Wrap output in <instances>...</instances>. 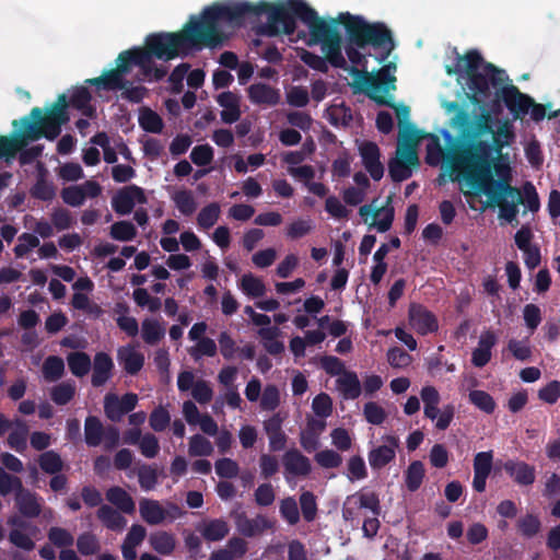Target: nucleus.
I'll return each mask as SVG.
<instances>
[{
  "instance_id": "4c0bfd02",
  "label": "nucleus",
  "mask_w": 560,
  "mask_h": 560,
  "mask_svg": "<svg viewBox=\"0 0 560 560\" xmlns=\"http://www.w3.org/2000/svg\"><path fill=\"white\" fill-rule=\"evenodd\" d=\"M65 372L63 360L59 357H48L43 364V375L47 382L58 381Z\"/></svg>"
},
{
  "instance_id": "680f3d73",
  "label": "nucleus",
  "mask_w": 560,
  "mask_h": 560,
  "mask_svg": "<svg viewBox=\"0 0 560 560\" xmlns=\"http://www.w3.org/2000/svg\"><path fill=\"white\" fill-rule=\"evenodd\" d=\"M315 460L324 468H336L342 463L341 456L332 450H324L316 453Z\"/></svg>"
},
{
  "instance_id": "b1692460",
  "label": "nucleus",
  "mask_w": 560,
  "mask_h": 560,
  "mask_svg": "<svg viewBox=\"0 0 560 560\" xmlns=\"http://www.w3.org/2000/svg\"><path fill=\"white\" fill-rule=\"evenodd\" d=\"M197 530L210 541L222 540L229 534V525L221 518L205 520L197 525Z\"/></svg>"
},
{
  "instance_id": "7ed1b4c3",
  "label": "nucleus",
  "mask_w": 560,
  "mask_h": 560,
  "mask_svg": "<svg viewBox=\"0 0 560 560\" xmlns=\"http://www.w3.org/2000/svg\"><path fill=\"white\" fill-rule=\"evenodd\" d=\"M460 191L466 197H488L487 206L497 205L499 217L512 223L516 220L518 206L523 202L518 189L512 187V170L505 156L500 155L493 162L499 180L493 182L488 147L485 143L472 145L458 153L453 161Z\"/></svg>"
},
{
  "instance_id": "a878e982",
  "label": "nucleus",
  "mask_w": 560,
  "mask_h": 560,
  "mask_svg": "<svg viewBox=\"0 0 560 560\" xmlns=\"http://www.w3.org/2000/svg\"><path fill=\"white\" fill-rule=\"evenodd\" d=\"M118 361L129 374H136L143 366L144 357L133 346H125L118 350Z\"/></svg>"
},
{
  "instance_id": "09e8293b",
  "label": "nucleus",
  "mask_w": 560,
  "mask_h": 560,
  "mask_svg": "<svg viewBox=\"0 0 560 560\" xmlns=\"http://www.w3.org/2000/svg\"><path fill=\"white\" fill-rule=\"evenodd\" d=\"M188 353L196 361L202 357H214L217 354V343L210 338L200 339L194 347L188 349Z\"/></svg>"
},
{
  "instance_id": "f3484780",
  "label": "nucleus",
  "mask_w": 560,
  "mask_h": 560,
  "mask_svg": "<svg viewBox=\"0 0 560 560\" xmlns=\"http://www.w3.org/2000/svg\"><path fill=\"white\" fill-rule=\"evenodd\" d=\"M384 444L373 448L369 453V463L372 468L380 469L395 458L396 450L399 445L397 438L386 435L383 438Z\"/></svg>"
},
{
  "instance_id": "603ef678",
  "label": "nucleus",
  "mask_w": 560,
  "mask_h": 560,
  "mask_svg": "<svg viewBox=\"0 0 560 560\" xmlns=\"http://www.w3.org/2000/svg\"><path fill=\"white\" fill-rule=\"evenodd\" d=\"M469 400L480 410L491 413L494 410L495 404L492 397L483 390H472L469 394Z\"/></svg>"
},
{
  "instance_id": "0e129e2a",
  "label": "nucleus",
  "mask_w": 560,
  "mask_h": 560,
  "mask_svg": "<svg viewBox=\"0 0 560 560\" xmlns=\"http://www.w3.org/2000/svg\"><path fill=\"white\" fill-rule=\"evenodd\" d=\"M51 222L57 230L62 231L70 229L75 220L67 209L59 208L52 212Z\"/></svg>"
},
{
  "instance_id": "f03ea898",
  "label": "nucleus",
  "mask_w": 560,
  "mask_h": 560,
  "mask_svg": "<svg viewBox=\"0 0 560 560\" xmlns=\"http://www.w3.org/2000/svg\"><path fill=\"white\" fill-rule=\"evenodd\" d=\"M236 8H242L237 13L235 12L234 19L224 23V32L221 38L228 35L229 28L237 25L241 19L246 14L259 15L267 14V34L277 35L280 33L292 34L295 30V16L300 18L310 30L308 44H322V51L325 58L314 55L308 51L302 54V60L311 68L326 72L328 69L327 61L336 68L346 69L347 61L341 52V36L337 31V21L330 22L319 19L317 13L308 8L306 3L300 0H287L277 4L260 2L258 4H250L248 2H229L225 4L212 5L213 14H218L223 9L236 11Z\"/></svg>"
},
{
  "instance_id": "4d7b16f0",
  "label": "nucleus",
  "mask_w": 560,
  "mask_h": 560,
  "mask_svg": "<svg viewBox=\"0 0 560 560\" xmlns=\"http://www.w3.org/2000/svg\"><path fill=\"white\" fill-rule=\"evenodd\" d=\"M517 528L523 536L533 537L539 532L540 522L536 516L527 514L518 520Z\"/></svg>"
},
{
  "instance_id": "dca6fc26",
  "label": "nucleus",
  "mask_w": 560,
  "mask_h": 560,
  "mask_svg": "<svg viewBox=\"0 0 560 560\" xmlns=\"http://www.w3.org/2000/svg\"><path fill=\"white\" fill-rule=\"evenodd\" d=\"M235 525L242 535L254 537L271 529L275 522L265 515H256L255 517L249 518L245 514L241 513L235 517Z\"/></svg>"
},
{
  "instance_id": "e433bc0d",
  "label": "nucleus",
  "mask_w": 560,
  "mask_h": 560,
  "mask_svg": "<svg viewBox=\"0 0 560 560\" xmlns=\"http://www.w3.org/2000/svg\"><path fill=\"white\" fill-rule=\"evenodd\" d=\"M139 124L149 132L158 133L163 129V120L160 115L149 107H142L139 110Z\"/></svg>"
},
{
  "instance_id": "412c9836",
  "label": "nucleus",
  "mask_w": 560,
  "mask_h": 560,
  "mask_svg": "<svg viewBox=\"0 0 560 560\" xmlns=\"http://www.w3.org/2000/svg\"><path fill=\"white\" fill-rule=\"evenodd\" d=\"M217 102L223 108L221 112V119L225 124H233L241 117V96L228 91L218 95Z\"/></svg>"
},
{
  "instance_id": "f8f14e48",
  "label": "nucleus",
  "mask_w": 560,
  "mask_h": 560,
  "mask_svg": "<svg viewBox=\"0 0 560 560\" xmlns=\"http://www.w3.org/2000/svg\"><path fill=\"white\" fill-rule=\"evenodd\" d=\"M357 147L365 170L374 180H380L384 175V166L377 144L366 140H357Z\"/></svg>"
},
{
  "instance_id": "13d9d810",
  "label": "nucleus",
  "mask_w": 560,
  "mask_h": 560,
  "mask_svg": "<svg viewBox=\"0 0 560 560\" xmlns=\"http://www.w3.org/2000/svg\"><path fill=\"white\" fill-rule=\"evenodd\" d=\"M215 472L221 478H234L240 472L238 464L231 458H221L215 462Z\"/></svg>"
},
{
  "instance_id": "2f4dec72",
  "label": "nucleus",
  "mask_w": 560,
  "mask_h": 560,
  "mask_svg": "<svg viewBox=\"0 0 560 560\" xmlns=\"http://www.w3.org/2000/svg\"><path fill=\"white\" fill-rule=\"evenodd\" d=\"M258 336L262 342L264 348L270 354H280L284 351V345L278 340L280 330L277 327H262L258 330Z\"/></svg>"
},
{
  "instance_id": "9b49d317",
  "label": "nucleus",
  "mask_w": 560,
  "mask_h": 560,
  "mask_svg": "<svg viewBox=\"0 0 560 560\" xmlns=\"http://www.w3.org/2000/svg\"><path fill=\"white\" fill-rule=\"evenodd\" d=\"M67 101L65 95H60L57 103L48 109L46 115H40L43 135L49 139H55L60 133V126L68 120L66 114Z\"/></svg>"
},
{
  "instance_id": "cd10ccee",
  "label": "nucleus",
  "mask_w": 560,
  "mask_h": 560,
  "mask_svg": "<svg viewBox=\"0 0 560 560\" xmlns=\"http://www.w3.org/2000/svg\"><path fill=\"white\" fill-rule=\"evenodd\" d=\"M106 500L120 512L131 514L136 510L133 499L120 487H110L105 493Z\"/></svg>"
},
{
  "instance_id": "aec40b11",
  "label": "nucleus",
  "mask_w": 560,
  "mask_h": 560,
  "mask_svg": "<svg viewBox=\"0 0 560 560\" xmlns=\"http://www.w3.org/2000/svg\"><path fill=\"white\" fill-rule=\"evenodd\" d=\"M43 500L37 494L23 488L15 493V506L26 517H36L42 514Z\"/></svg>"
},
{
  "instance_id": "5fc2aeb1",
  "label": "nucleus",
  "mask_w": 560,
  "mask_h": 560,
  "mask_svg": "<svg viewBox=\"0 0 560 560\" xmlns=\"http://www.w3.org/2000/svg\"><path fill=\"white\" fill-rule=\"evenodd\" d=\"M138 478L140 487L144 491H151L155 488L158 483V472L156 470L151 466H142L138 470Z\"/></svg>"
},
{
  "instance_id": "052dcab7",
  "label": "nucleus",
  "mask_w": 560,
  "mask_h": 560,
  "mask_svg": "<svg viewBox=\"0 0 560 560\" xmlns=\"http://www.w3.org/2000/svg\"><path fill=\"white\" fill-rule=\"evenodd\" d=\"M39 245V240L36 235L23 233L18 238V244L14 247V253L18 257L25 256L31 249Z\"/></svg>"
},
{
  "instance_id": "864d4df0",
  "label": "nucleus",
  "mask_w": 560,
  "mask_h": 560,
  "mask_svg": "<svg viewBox=\"0 0 560 560\" xmlns=\"http://www.w3.org/2000/svg\"><path fill=\"white\" fill-rule=\"evenodd\" d=\"M287 102L295 107H304L310 101L308 91L303 86H291L285 92Z\"/></svg>"
},
{
  "instance_id": "ddd939ff",
  "label": "nucleus",
  "mask_w": 560,
  "mask_h": 560,
  "mask_svg": "<svg viewBox=\"0 0 560 560\" xmlns=\"http://www.w3.org/2000/svg\"><path fill=\"white\" fill-rule=\"evenodd\" d=\"M145 202L147 198L143 190L135 185L119 190L112 200L113 208L119 214H128L132 211L136 205Z\"/></svg>"
},
{
  "instance_id": "20e7f679",
  "label": "nucleus",
  "mask_w": 560,
  "mask_h": 560,
  "mask_svg": "<svg viewBox=\"0 0 560 560\" xmlns=\"http://www.w3.org/2000/svg\"><path fill=\"white\" fill-rule=\"evenodd\" d=\"M447 72L451 74L453 70L447 68ZM454 72L458 74V82L466 94L476 103L485 102L491 95V89H500L504 103L515 117L526 114L533 105L532 98L515 86H501L505 80L504 72L486 63L476 51L458 57Z\"/></svg>"
},
{
  "instance_id": "5701e85b",
  "label": "nucleus",
  "mask_w": 560,
  "mask_h": 560,
  "mask_svg": "<svg viewBox=\"0 0 560 560\" xmlns=\"http://www.w3.org/2000/svg\"><path fill=\"white\" fill-rule=\"evenodd\" d=\"M497 343V336L490 331H483L480 335L477 348L472 351V363L476 366L486 365L491 358V348Z\"/></svg>"
},
{
  "instance_id": "1a4fd4ad",
  "label": "nucleus",
  "mask_w": 560,
  "mask_h": 560,
  "mask_svg": "<svg viewBox=\"0 0 560 560\" xmlns=\"http://www.w3.org/2000/svg\"><path fill=\"white\" fill-rule=\"evenodd\" d=\"M359 214L370 229H375L377 232L384 233L392 226L394 207L389 198L385 206H378L377 200H373L370 205L361 206Z\"/></svg>"
},
{
  "instance_id": "a18cd8bd",
  "label": "nucleus",
  "mask_w": 560,
  "mask_h": 560,
  "mask_svg": "<svg viewBox=\"0 0 560 560\" xmlns=\"http://www.w3.org/2000/svg\"><path fill=\"white\" fill-rule=\"evenodd\" d=\"M424 467L421 462H412L406 471V486L410 491H416L422 483Z\"/></svg>"
},
{
  "instance_id": "39448f33",
  "label": "nucleus",
  "mask_w": 560,
  "mask_h": 560,
  "mask_svg": "<svg viewBox=\"0 0 560 560\" xmlns=\"http://www.w3.org/2000/svg\"><path fill=\"white\" fill-rule=\"evenodd\" d=\"M337 27L343 24L350 36V44L346 48L347 56L351 63L365 68V56L360 51L366 45L380 47L389 52L393 49L390 33L381 24H369L360 16L349 13H340Z\"/></svg>"
},
{
  "instance_id": "e2e57ef3",
  "label": "nucleus",
  "mask_w": 560,
  "mask_h": 560,
  "mask_svg": "<svg viewBox=\"0 0 560 560\" xmlns=\"http://www.w3.org/2000/svg\"><path fill=\"white\" fill-rule=\"evenodd\" d=\"M75 388L70 383H61L52 388L51 398L58 405L69 402L74 396Z\"/></svg>"
},
{
  "instance_id": "bb28decb",
  "label": "nucleus",
  "mask_w": 560,
  "mask_h": 560,
  "mask_svg": "<svg viewBox=\"0 0 560 560\" xmlns=\"http://www.w3.org/2000/svg\"><path fill=\"white\" fill-rule=\"evenodd\" d=\"M504 470L522 486L532 485L535 480L534 467L524 462L509 460L504 464Z\"/></svg>"
},
{
  "instance_id": "f257e3e1",
  "label": "nucleus",
  "mask_w": 560,
  "mask_h": 560,
  "mask_svg": "<svg viewBox=\"0 0 560 560\" xmlns=\"http://www.w3.org/2000/svg\"><path fill=\"white\" fill-rule=\"evenodd\" d=\"M236 13L242 8H236ZM235 11L223 9L213 14L212 7L206 9L200 18H191L185 28L179 33H165L151 35L147 39L144 49H132L121 52L117 59V68L110 70L101 78L90 80L91 83L102 85L107 90H121L122 97L138 103L147 94L141 85L133 86L124 80L133 67H138L140 80H159L166 73L165 70L153 66L152 55L160 59L170 60L177 56L188 54L192 48L201 45H213L221 40L224 32V23L234 19Z\"/></svg>"
},
{
  "instance_id": "0eeeda50",
  "label": "nucleus",
  "mask_w": 560,
  "mask_h": 560,
  "mask_svg": "<svg viewBox=\"0 0 560 560\" xmlns=\"http://www.w3.org/2000/svg\"><path fill=\"white\" fill-rule=\"evenodd\" d=\"M362 510L380 515V499L374 492L360 491L347 497L342 506V516L346 521L358 523Z\"/></svg>"
},
{
  "instance_id": "c756f323",
  "label": "nucleus",
  "mask_w": 560,
  "mask_h": 560,
  "mask_svg": "<svg viewBox=\"0 0 560 560\" xmlns=\"http://www.w3.org/2000/svg\"><path fill=\"white\" fill-rule=\"evenodd\" d=\"M114 368L113 360L106 353H97L94 358L92 384L94 386L103 385L109 377Z\"/></svg>"
},
{
  "instance_id": "a211bd4d",
  "label": "nucleus",
  "mask_w": 560,
  "mask_h": 560,
  "mask_svg": "<svg viewBox=\"0 0 560 560\" xmlns=\"http://www.w3.org/2000/svg\"><path fill=\"white\" fill-rule=\"evenodd\" d=\"M247 95L249 101L259 106L271 107L279 104L281 95L278 89L265 83H254L248 86Z\"/></svg>"
},
{
  "instance_id": "69168bd1",
  "label": "nucleus",
  "mask_w": 560,
  "mask_h": 560,
  "mask_svg": "<svg viewBox=\"0 0 560 560\" xmlns=\"http://www.w3.org/2000/svg\"><path fill=\"white\" fill-rule=\"evenodd\" d=\"M48 538L57 547H69L74 541L73 536L61 527H51L48 533Z\"/></svg>"
},
{
  "instance_id": "58836bf2",
  "label": "nucleus",
  "mask_w": 560,
  "mask_h": 560,
  "mask_svg": "<svg viewBox=\"0 0 560 560\" xmlns=\"http://www.w3.org/2000/svg\"><path fill=\"white\" fill-rule=\"evenodd\" d=\"M91 95L85 88L75 89L70 97V104L80 109L83 115L92 117L94 115V108L90 106Z\"/></svg>"
},
{
  "instance_id": "49530a36",
  "label": "nucleus",
  "mask_w": 560,
  "mask_h": 560,
  "mask_svg": "<svg viewBox=\"0 0 560 560\" xmlns=\"http://www.w3.org/2000/svg\"><path fill=\"white\" fill-rule=\"evenodd\" d=\"M221 209L218 203H210L202 208L197 217L198 225L202 229H210L212 228L219 217H220Z\"/></svg>"
},
{
  "instance_id": "393cba45",
  "label": "nucleus",
  "mask_w": 560,
  "mask_h": 560,
  "mask_svg": "<svg viewBox=\"0 0 560 560\" xmlns=\"http://www.w3.org/2000/svg\"><path fill=\"white\" fill-rule=\"evenodd\" d=\"M336 387L345 399H355L361 394V384L354 372L341 373L336 380Z\"/></svg>"
},
{
  "instance_id": "c85d7f7f",
  "label": "nucleus",
  "mask_w": 560,
  "mask_h": 560,
  "mask_svg": "<svg viewBox=\"0 0 560 560\" xmlns=\"http://www.w3.org/2000/svg\"><path fill=\"white\" fill-rule=\"evenodd\" d=\"M283 465L285 470L292 475L305 476L311 471L310 459L296 450L285 453L283 457Z\"/></svg>"
},
{
  "instance_id": "4be33fe9",
  "label": "nucleus",
  "mask_w": 560,
  "mask_h": 560,
  "mask_svg": "<svg viewBox=\"0 0 560 560\" xmlns=\"http://www.w3.org/2000/svg\"><path fill=\"white\" fill-rule=\"evenodd\" d=\"M96 516L106 528L114 532H121L127 525L122 512L108 504H102L96 512Z\"/></svg>"
},
{
  "instance_id": "6ab92c4d",
  "label": "nucleus",
  "mask_w": 560,
  "mask_h": 560,
  "mask_svg": "<svg viewBox=\"0 0 560 560\" xmlns=\"http://www.w3.org/2000/svg\"><path fill=\"white\" fill-rule=\"evenodd\" d=\"M8 524L14 527L9 535L10 541L18 548L24 550H32L35 544L27 532H34L35 528L31 527L25 521H23L18 515L11 516L8 520Z\"/></svg>"
},
{
  "instance_id": "ea45409f",
  "label": "nucleus",
  "mask_w": 560,
  "mask_h": 560,
  "mask_svg": "<svg viewBox=\"0 0 560 560\" xmlns=\"http://www.w3.org/2000/svg\"><path fill=\"white\" fill-rule=\"evenodd\" d=\"M103 425L100 420L95 417H89L85 420L84 434L85 442L90 446H97L103 440Z\"/></svg>"
},
{
  "instance_id": "7c9ffc66",
  "label": "nucleus",
  "mask_w": 560,
  "mask_h": 560,
  "mask_svg": "<svg viewBox=\"0 0 560 560\" xmlns=\"http://www.w3.org/2000/svg\"><path fill=\"white\" fill-rule=\"evenodd\" d=\"M149 544L158 553L168 556L175 550L176 539L173 534L159 530L150 535Z\"/></svg>"
},
{
  "instance_id": "774afa93",
  "label": "nucleus",
  "mask_w": 560,
  "mask_h": 560,
  "mask_svg": "<svg viewBox=\"0 0 560 560\" xmlns=\"http://www.w3.org/2000/svg\"><path fill=\"white\" fill-rule=\"evenodd\" d=\"M278 253L275 248H265L252 256V261L257 268H267L277 259Z\"/></svg>"
},
{
  "instance_id": "3c124183",
  "label": "nucleus",
  "mask_w": 560,
  "mask_h": 560,
  "mask_svg": "<svg viewBox=\"0 0 560 560\" xmlns=\"http://www.w3.org/2000/svg\"><path fill=\"white\" fill-rule=\"evenodd\" d=\"M312 410L319 418H327L332 412V401L331 398L325 394L320 393L313 399Z\"/></svg>"
},
{
  "instance_id": "c9c22d12",
  "label": "nucleus",
  "mask_w": 560,
  "mask_h": 560,
  "mask_svg": "<svg viewBox=\"0 0 560 560\" xmlns=\"http://www.w3.org/2000/svg\"><path fill=\"white\" fill-rule=\"evenodd\" d=\"M240 289L249 298H260L266 293L262 280L253 273H245L240 280Z\"/></svg>"
},
{
  "instance_id": "9d476101",
  "label": "nucleus",
  "mask_w": 560,
  "mask_h": 560,
  "mask_svg": "<svg viewBox=\"0 0 560 560\" xmlns=\"http://www.w3.org/2000/svg\"><path fill=\"white\" fill-rule=\"evenodd\" d=\"M419 163L417 149L412 144L398 142L396 158L389 163V173L394 180L401 182L411 176L412 168Z\"/></svg>"
},
{
  "instance_id": "8fccbe9b",
  "label": "nucleus",
  "mask_w": 560,
  "mask_h": 560,
  "mask_svg": "<svg viewBox=\"0 0 560 560\" xmlns=\"http://www.w3.org/2000/svg\"><path fill=\"white\" fill-rule=\"evenodd\" d=\"M39 466L47 474H56L61 470L62 460L57 453L48 451L40 455Z\"/></svg>"
},
{
  "instance_id": "72a5a7b5",
  "label": "nucleus",
  "mask_w": 560,
  "mask_h": 560,
  "mask_svg": "<svg viewBox=\"0 0 560 560\" xmlns=\"http://www.w3.org/2000/svg\"><path fill=\"white\" fill-rule=\"evenodd\" d=\"M177 210L184 215H191L197 210V201L192 191L188 189H177L171 195Z\"/></svg>"
},
{
  "instance_id": "bf43d9fd",
  "label": "nucleus",
  "mask_w": 560,
  "mask_h": 560,
  "mask_svg": "<svg viewBox=\"0 0 560 560\" xmlns=\"http://www.w3.org/2000/svg\"><path fill=\"white\" fill-rule=\"evenodd\" d=\"M412 358L400 348H393L387 352V362L394 369H405L410 365Z\"/></svg>"
},
{
  "instance_id": "423d86ee",
  "label": "nucleus",
  "mask_w": 560,
  "mask_h": 560,
  "mask_svg": "<svg viewBox=\"0 0 560 560\" xmlns=\"http://www.w3.org/2000/svg\"><path fill=\"white\" fill-rule=\"evenodd\" d=\"M40 115L42 110L39 108H33L31 112L33 121H31L28 118L22 119V129L18 131L13 138L7 137V141L10 143V148L4 149L10 158H13L15 153L22 150L30 141L36 140L44 136L40 124Z\"/></svg>"
},
{
  "instance_id": "79ce46f5",
  "label": "nucleus",
  "mask_w": 560,
  "mask_h": 560,
  "mask_svg": "<svg viewBox=\"0 0 560 560\" xmlns=\"http://www.w3.org/2000/svg\"><path fill=\"white\" fill-rule=\"evenodd\" d=\"M214 451L212 443L200 434L189 439L188 453L190 456H210Z\"/></svg>"
},
{
  "instance_id": "4468645a",
  "label": "nucleus",
  "mask_w": 560,
  "mask_h": 560,
  "mask_svg": "<svg viewBox=\"0 0 560 560\" xmlns=\"http://www.w3.org/2000/svg\"><path fill=\"white\" fill-rule=\"evenodd\" d=\"M485 124L489 132L492 135L493 143L498 150L509 147L515 139L513 125L510 120L498 119L492 121L490 115H483Z\"/></svg>"
},
{
  "instance_id": "473e14b6",
  "label": "nucleus",
  "mask_w": 560,
  "mask_h": 560,
  "mask_svg": "<svg viewBox=\"0 0 560 560\" xmlns=\"http://www.w3.org/2000/svg\"><path fill=\"white\" fill-rule=\"evenodd\" d=\"M165 335V327L156 318H145L141 323V336L144 342L156 345Z\"/></svg>"
},
{
  "instance_id": "6e6d98bb",
  "label": "nucleus",
  "mask_w": 560,
  "mask_h": 560,
  "mask_svg": "<svg viewBox=\"0 0 560 560\" xmlns=\"http://www.w3.org/2000/svg\"><path fill=\"white\" fill-rule=\"evenodd\" d=\"M58 176L66 182H77L84 177L83 168L80 164L69 162L58 168Z\"/></svg>"
},
{
  "instance_id": "c03bdc74",
  "label": "nucleus",
  "mask_w": 560,
  "mask_h": 560,
  "mask_svg": "<svg viewBox=\"0 0 560 560\" xmlns=\"http://www.w3.org/2000/svg\"><path fill=\"white\" fill-rule=\"evenodd\" d=\"M110 236L120 242H128L136 237L137 230L132 223L128 221H119L110 226Z\"/></svg>"
},
{
  "instance_id": "2eb2a0df",
  "label": "nucleus",
  "mask_w": 560,
  "mask_h": 560,
  "mask_svg": "<svg viewBox=\"0 0 560 560\" xmlns=\"http://www.w3.org/2000/svg\"><path fill=\"white\" fill-rule=\"evenodd\" d=\"M409 325L421 335H427L438 329L435 316L419 304H411L409 307Z\"/></svg>"
},
{
  "instance_id": "a19ab883",
  "label": "nucleus",
  "mask_w": 560,
  "mask_h": 560,
  "mask_svg": "<svg viewBox=\"0 0 560 560\" xmlns=\"http://www.w3.org/2000/svg\"><path fill=\"white\" fill-rule=\"evenodd\" d=\"M395 70H396L395 66L387 65L378 72L376 78H372L373 82H372V86L370 89L371 97H373L374 100H378L377 93L381 90L378 83H383V84L389 85L390 88H394L393 84L396 79L393 73Z\"/></svg>"
},
{
  "instance_id": "6e6552de",
  "label": "nucleus",
  "mask_w": 560,
  "mask_h": 560,
  "mask_svg": "<svg viewBox=\"0 0 560 560\" xmlns=\"http://www.w3.org/2000/svg\"><path fill=\"white\" fill-rule=\"evenodd\" d=\"M139 513L142 520L150 525H159L166 521L173 522L182 516V511L176 504L166 502L163 505L152 499H142L139 502Z\"/></svg>"
},
{
  "instance_id": "37998d69",
  "label": "nucleus",
  "mask_w": 560,
  "mask_h": 560,
  "mask_svg": "<svg viewBox=\"0 0 560 560\" xmlns=\"http://www.w3.org/2000/svg\"><path fill=\"white\" fill-rule=\"evenodd\" d=\"M281 396L279 388L273 385H267L261 394L259 406L262 410L273 411L280 405Z\"/></svg>"
},
{
  "instance_id": "338daca9",
  "label": "nucleus",
  "mask_w": 560,
  "mask_h": 560,
  "mask_svg": "<svg viewBox=\"0 0 560 560\" xmlns=\"http://www.w3.org/2000/svg\"><path fill=\"white\" fill-rule=\"evenodd\" d=\"M280 513L290 524H295L300 518L298 504L293 498H287L281 501Z\"/></svg>"
},
{
  "instance_id": "f704fd0d",
  "label": "nucleus",
  "mask_w": 560,
  "mask_h": 560,
  "mask_svg": "<svg viewBox=\"0 0 560 560\" xmlns=\"http://www.w3.org/2000/svg\"><path fill=\"white\" fill-rule=\"evenodd\" d=\"M11 428L12 431L9 434L8 444L11 448L22 453L26 448V435L28 433V428L25 422L19 419L13 422Z\"/></svg>"
},
{
  "instance_id": "de8ad7c7",
  "label": "nucleus",
  "mask_w": 560,
  "mask_h": 560,
  "mask_svg": "<svg viewBox=\"0 0 560 560\" xmlns=\"http://www.w3.org/2000/svg\"><path fill=\"white\" fill-rule=\"evenodd\" d=\"M68 364L75 376L85 375L91 366L90 358L83 352H73L68 357Z\"/></svg>"
}]
</instances>
